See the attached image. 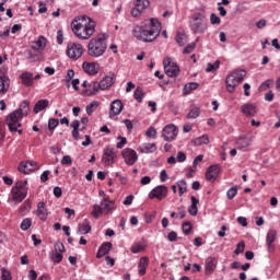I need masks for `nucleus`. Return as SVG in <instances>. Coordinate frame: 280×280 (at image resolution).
Returning a JSON list of instances; mask_svg holds the SVG:
<instances>
[{
  "label": "nucleus",
  "instance_id": "nucleus-1",
  "mask_svg": "<svg viewBox=\"0 0 280 280\" xmlns=\"http://www.w3.org/2000/svg\"><path fill=\"white\" fill-rule=\"evenodd\" d=\"M161 30V22L152 18L150 21L141 22L136 25L132 30V34L137 40H141L142 43H152L159 38Z\"/></svg>",
  "mask_w": 280,
  "mask_h": 280
},
{
  "label": "nucleus",
  "instance_id": "nucleus-2",
  "mask_svg": "<svg viewBox=\"0 0 280 280\" xmlns=\"http://www.w3.org/2000/svg\"><path fill=\"white\" fill-rule=\"evenodd\" d=\"M30 115V103L24 101L20 104L19 109L11 113L7 119L5 124L10 130V132H19V135H23V130L21 128V119Z\"/></svg>",
  "mask_w": 280,
  "mask_h": 280
},
{
  "label": "nucleus",
  "instance_id": "nucleus-3",
  "mask_svg": "<svg viewBox=\"0 0 280 280\" xmlns=\"http://www.w3.org/2000/svg\"><path fill=\"white\" fill-rule=\"evenodd\" d=\"M72 32L80 40H89L95 34V22L82 18L71 23Z\"/></svg>",
  "mask_w": 280,
  "mask_h": 280
},
{
  "label": "nucleus",
  "instance_id": "nucleus-4",
  "mask_svg": "<svg viewBox=\"0 0 280 280\" xmlns=\"http://www.w3.org/2000/svg\"><path fill=\"white\" fill-rule=\"evenodd\" d=\"M106 49H108V45L106 44V35L104 34H98L88 43V56L90 58H102L106 54Z\"/></svg>",
  "mask_w": 280,
  "mask_h": 280
},
{
  "label": "nucleus",
  "instance_id": "nucleus-5",
  "mask_svg": "<svg viewBox=\"0 0 280 280\" xmlns=\"http://www.w3.org/2000/svg\"><path fill=\"white\" fill-rule=\"evenodd\" d=\"M246 70H234L226 77L225 84L228 93H235V89L244 82Z\"/></svg>",
  "mask_w": 280,
  "mask_h": 280
},
{
  "label": "nucleus",
  "instance_id": "nucleus-6",
  "mask_svg": "<svg viewBox=\"0 0 280 280\" xmlns=\"http://www.w3.org/2000/svg\"><path fill=\"white\" fill-rule=\"evenodd\" d=\"M27 179H20L15 182L14 186L11 189V199L14 202H23L27 198Z\"/></svg>",
  "mask_w": 280,
  "mask_h": 280
},
{
  "label": "nucleus",
  "instance_id": "nucleus-7",
  "mask_svg": "<svg viewBox=\"0 0 280 280\" xmlns=\"http://www.w3.org/2000/svg\"><path fill=\"white\" fill-rule=\"evenodd\" d=\"M192 34H205L207 24L205 23V14L194 13L189 23Z\"/></svg>",
  "mask_w": 280,
  "mask_h": 280
},
{
  "label": "nucleus",
  "instance_id": "nucleus-8",
  "mask_svg": "<svg viewBox=\"0 0 280 280\" xmlns=\"http://www.w3.org/2000/svg\"><path fill=\"white\" fill-rule=\"evenodd\" d=\"M115 209V202L104 198L101 205H94L92 210L93 218H100L102 213H110Z\"/></svg>",
  "mask_w": 280,
  "mask_h": 280
},
{
  "label": "nucleus",
  "instance_id": "nucleus-9",
  "mask_svg": "<svg viewBox=\"0 0 280 280\" xmlns=\"http://www.w3.org/2000/svg\"><path fill=\"white\" fill-rule=\"evenodd\" d=\"M66 54L71 60H80L84 54V46L78 43H68Z\"/></svg>",
  "mask_w": 280,
  "mask_h": 280
},
{
  "label": "nucleus",
  "instance_id": "nucleus-10",
  "mask_svg": "<svg viewBox=\"0 0 280 280\" xmlns=\"http://www.w3.org/2000/svg\"><path fill=\"white\" fill-rule=\"evenodd\" d=\"M163 65H164L165 73L166 75H168V78H176V75L180 73V68H178V65L174 62L172 58L170 57L165 58L163 60Z\"/></svg>",
  "mask_w": 280,
  "mask_h": 280
},
{
  "label": "nucleus",
  "instance_id": "nucleus-11",
  "mask_svg": "<svg viewBox=\"0 0 280 280\" xmlns=\"http://www.w3.org/2000/svg\"><path fill=\"white\" fill-rule=\"evenodd\" d=\"M133 8L131 9V16L135 19L141 16L148 8H150V0H136L133 2Z\"/></svg>",
  "mask_w": 280,
  "mask_h": 280
},
{
  "label": "nucleus",
  "instance_id": "nucleus-12",
  "mask_svg": "<svg viewBox=\"0 0 280 280\" xmlns=\"http://www.w3.org/2000/svg\"><path fill=\"white\" fill-rule=\"evenodd\" d=\"M115 159H117V153H115V149L107 147L103 151L102 163L105 167H110L115 164Z\"/></svg>",
  "mask_w": 280,
  "mask_h": 280
},
{
  "label": "nucleus",
  "instance_id": "nucleus-13",
  "mask_svg": "<svg viewBox=\"0 0 280 280\" xmlns=\"http://www.w3.org/2000/svg\"><path fill=\"white\" fill-rule=\"evenodd\" d=\"M121 156L126 163V165H135L137 161H139V155L137 154V151L130 148H125L121 151Z\"/></svg>",
  "mask_w": 280,
  "mask_h": 280
},
{
  "label": "nucleus",
  "instance_id": "nucleus-14",
  "mask_svg": "<svg viewBox=\"0 0 280 280\" xmlns=\"http://www.w3.org/2000/svg\"><path fill=\"white\" fill-rule=\"evenodd\" d=\"M167 186L160 185L152 189V191L149 194V198L150 200H154V198H156V200H163V198H167Z\"/></svg>",
  "mask_w": 280,
  "mask_h": 280
},
{
  "label": "nucleus",
  "instance_id": "nucleus-15",
  "mask_svg": "<svg viewBox=\"0 0 280 280\" xmlns=\"http://www.w3.org/2000/svg\"><path fill=\"white\" fill-rule=\"evenodd\" d=\"M178 135V129H176V126L174 125H166L163 128L162 137L164 141H174Z\"/></svg>",
  "mask_w": 280,
  "mask_h": 280
},
{
  "label": "nucleus",
  "instance_id": "nucleus-16",
  "mask_svg": "<svg viewBox=\"0 0 280 280\" xmlns=\"http://www.w3.org/2000/svg\"><path fill=\"white\" fill-rule=\"evenodd\" d=\"M18 170L22 174H32V172H36V170H38V163L35 161L21 162Z\"/></svg>",
  "mask_w": 280,
  "mask_h": 280
},
{
  "label": "nucleus",
  "instance_id": "nucleus-17",
  "mask_svg": "<svg viewBox=\"0 0 280 280\" xmlns=\"http://www.w3.org/2000/svg\"><path fill=\"white\" fill-rule=\"evenodd\" d=\"M115 73L113 72H108L107 75H105L100 82H98V86L101 89V91H108V89H110V86H113L115 84Z\"/></svg>",
  "mask_w": 280,
  "mask_h": 280
},
{
  "label": "nucleus",
  "instance_id": "nucleus-18",
  "mask_svg": "<svg viewBox=\"0 0 280 280\" xmlns=\"http://www.w3.org/2000/svg\"><path fill=\"white\" fill-rule=\"evenodd\" d=\"M220 175V165L214 164L208 167L206 172V180L209 183H213L218 179V176Z\"/></svg>",
  "mask_w": 280,
  "mask_h": 280
},
{
  "label": "nucleus",
  "instance_id": "nucleus-19",
  "mask_svg": "<svg viewBox=\"0 0 280 280\" xmlns=\"http://www.w3.org/2000/svg\"><path fill=\"white\" fill-rule=\"evenodd\" d=\"M82 69L88 75H97V73H100V63L84 61L82 63Z\"/></svg>",
  "mask_w": 280,
  "mask_h": 280
},
{
  "label": "nucleus",
  "instance_id": "nucleus-20",
  "mask_svg": "<svg viewBox=\"0 0 280 280\" xmlns=\"http://www.w3.org/2000/svg\"><path fill=\"white\" fill-rule=\"evenodd\" d=\"M121 110H124V103H121L120 100H115L110 104V108H109L110 119H113V117H117V115H121Z\"/></svg>",
  "mask_w": 280,
  "mask_h": 280
},
{
  "label": "nucleus",
  "instance_id": "nucleus-21",
  "mask_svg": "<svg viewBox=\"0 0 280 280\" xmlns=\"http://www.w3.org/2000/svg\"><path fill=\"white\" fill-rule=\"evenodd\" d=\"M277 240V232L275 230H270L266 236V244L268 253H275V242Z\"/></svg>",
  "mask_w": 280,
  "mask_h": 280
},
{
  "label": "nucleus",
  "instance_id": "nucleus-22",
  "mask_svg": "<svg viewBox=\"0 0 280 280\" xmlns=\"http://www.w3.org/2000/svg\"><path fill=\"white\" fill-rule=\"evenodd\" d=\"M241 112L243 115H246V117H255V115H257V105L253 103H246L241 106Z\"/></svg>",
  "mask_w": 280,
  "mask_h": 280
},
{
  "label": "nucleus",
  "instance_id": "nucleus-23",
  "mask_svg": "<svg viewBox=\"0 0 280 280\" xmlns=\"http://www.w3.org/2000/svg\"><path fill=\"white\" fill-rule=\"evenodd\" d=\"M218 268V258L215 257H208L206 259V275L210 276L212 272H215V269Z\"/></svg>",
  "mask_w": 280,
  "mask_h": 280
},
{
  "label": "nucleus",
  "instance_id": "nucleus-24",
  "mask_svg": "<svg viewBox=\"0 0 280 280\" xmlns=\"http://www.w3.org/2000/svg\"><path fill=\"white\" fill-rule=\"evenodd\" d=\"M100 91H102L100 88V82L92 81L88 84V88L85 89L84 93L88 97H93V95H97Z\"/></svg>",
  "mask_w": 280,
  "mask_h": 280
},
{
  "label": "nucleus",
  "instance_id": "nucleus-25",
  "mask_svg": "<svg viewBox=\"0 0 280 280\" xmlns=\"http://www.w3.org/2000/svg\"><path fill=\"white\" fill-rule=\"evenodd\" d=\"M148 266H150V258L148 257H141L139 262H138V273L140 277H144Z\"/></svg>",
  "mask_w": 280,
  "mask_h": 280
},
{
  "label": "nucleus",
  "instance_id": "nucleus-26",
  "mask_svg": "<svg viewBox=\"0 0 280 280\" xmlns=\"http://www.w3.org/2000/svg\"><path fill=\"white\" fill-rule=\"evenodd\" d=\"M36 215L42 220V222L47 221V208H45V202L40 201L37 203V210H36Z\"/></svg>",
  "mask_w": 280,
  "mask_h": 280
},
{
  "label": "nucleus",
  "instance_id": "nucleus-27",
  "mask_svg": "<svg viewBox=\"0 0 280 280\" xmlns=\"http://www.w3.org/2000/svg\"><path fill=\"white\" fill-rule=\"evenodd\" d=\"M138 150L139 152H141V154H150L152 152H156V143H150V142L142 143L138 148Z\"/></svg>",
  "mask_w": 280,
  "mask_h": 280
},
{
  "label": "nucleus",
  "instance_id": "nucleus-28",
  "mask_svg": "<svg viewBox=\"0 0 280 280\" xmlns=\"http://www.w3.org/2000/svg\"><path fill=\"white\" fill-rule=\"evenodd\" d=\"M110 248H113V243H110V242L104 243V244L98 248V252H97V254H96V258H97V259H102V257H104V255H108V253H110Z\"/></svg>",
  "mask_w": 280,
  "mask_h": 280
},
{
  "label": "nucleus",
  "instance_id": "nucleus-29",
  "mask_svg": "<svg viewBox=\"0 0 280 280\" xmlns=\"http://www.w3.org/2000/svg\"><path fill=\"white\" fill-rule=\"evenodd\" d=\"M45 47H47V38H45V36H39L38 39L32 45V49L35 51H40Z\"/></svg>",
  "mask_w": 280,
  "mask_h": 280
},
{
  "label": "nucleus",
  "instance_id": "nucleus-30",
  "mask_svg": "<svg viewBox=\"0 0 280 280\" xmlns=\"http://www.w3.org/2000/svg\"><path fill=\"white\" fill-rule=\"evenodd\" d=\"M49 106V101L48 100H39L34 108H33V113H35V115H38V113H40L42 110H45V108H47Z\"/></svg>",
  "mask_w": 280,
  "mask_h": 280
},
{
  "label": "nucleus",
  "instance_id": "nucleus-31",
  "mask_svg": "<svg viewBox=\"0 0 280 280\" xmlns=\"http://www.w3.org/2000/svg\"><path fill=\"white\" fill-rule=\"evenodd\" d=\"M10 89V79L8 77H0V95H5Z\"/></svg>",
  "mask_w": 280,
  "mask_h": 280
},
{
  "label": "nucleus",
  "instance_id": "nucleus-32",
  "mask_svg": "<svg viewBox=\"0 0 280 280\" xmlns=\"http://www.w3.org/2000/svg\"><path fill=\"white\" fill-rule=\"evenodd\" d=\"M21 80L24 86H32V84H34V74L31 72H24L21 75Z\"/></svg>",
  "mask_w": 280,
  "mask_h": 280
},
{
  "label": "nucleus",
  "instance_id": "nucleus-33",
  "mask_svg": "<svg viewBox=\"0 0 280 280\" xmlns=\"http://www.w3.org/2000/svg\"><path fill=\"white\" fill-rule=\"evenodd\" d=\"M79 233L80 235H88V233H91V222H89V220L79 224Z\"/></svg>",
  "mask_w": 280,
  "mask_h": 280
},
{
  "label": "nucleus",
  "instance_id": "nucleus-34",
  "mask_svg": "<svg viewBox=\"0 0 280 280\" xmlns=\"http://www.w3.org/2000/svg\"><path fill=\"white\" fill-rule=\"evenodd\" d=\"M200 86L197 82H190L185 84L183 93L184 95H189L192 91H196Z\"/></svg>",
  "mask_w": 280,
  "mask_h": 280
},
{
  "label": "nucleus",
  "instance_id": "nucleus-35",
  "mask_svg": "<svg viewBox=\"0 0 280 280\" xmlns=\"http://www.w3.org/2000/svg\"><path fill=\"white\" fill-rule=\"evenodd\" d=\"M197 117H200V107L192 105L187 114V119H197Z\"/></svg>",
  "mask_w": 280,
  "mask_h": 280
},
{
  "label": "nucleus",
  "instance_id": "nucleus-36",
  "mask_svg": "<svg viewBox=\"0 0 280 280\" xmlns=\"http://www.w3.org/2000/svg\"><path fill=\"white\" fill-rule=\"evenodd\" d=\"M195 145H209V136L203 135L194 140Z\"/></svg>",
  "mask_w": 280,
  "mask_h": 280
},
{
  "label": "nucleus",
  "instance_id": "nucleus-37",
  "mask_svg": "<svg viewBox=\"0 0 280 280\" xmlns=\"http://www.w3.org/2000/svg\"><path fill=\"white\" fill-rule=\"evenodd\" d=\"M133 97L139 103L143 102V97H145V94L143 93V89L137 88L133 92Z\"/></svg>",
  "mask_w": 280,
  "mask_h": 280
},
{
  "label": "nucleus",
  "instance_id": "nucleus-38",
  "mask_svg": "<svg viewBox=\"0 0 280 280\" xmlns=\"http://www.w3.org/2000/svg\"><path fill=\"white\" fill-rule=\"evenodd\" d=\"M97 106H100V103L97 101H93L92 103H90L85 110L88 115H93V113H95V110H97Z\"/></svg>",
  "mask_w": 280,
  "mask_h": 280
},
{
  "label": "nucleus",
  "instance_id": "nucleus-39",
  "mask_svg": "<svg viewBox=\"0 0 280 280\" xmlns=\"http://www.w3.org/2000/svg\"><path fill=\"white\" fill-rule=\"evenodd\" d=\"M220 69V61L217 60L214 63H208L206 68L207 73H213Z\"/></svg>",
  "mask_w": 280,
  "mask_h": 280
},
{
  "label": "nucleus",
  "instance_id": "nucleus-40",
  "mask_svg": "<svg viewBox=\"0 0 280 280\" xmlns=\"http://www.w3.org/2000/svg\"><path fill=\"white\" fill-rule=\"evenodd\" d=\"M177 187H178L179 196H183V194H186L187 191V182L185 179L177 182Z\"/></svg>",
  "mask_w": 280,
  "mask_h": 280
},
{
  "label": "nucleus",
  "instance_id": "nucleus-41",
  "mask_svg": "<svg viewBox=\"0 0 280 280\" xmlns=\"http://www.w3.org/2000/svg\"><path fill=\"white\" fill-rule=\"evenodd\" d=\"M236 143L241 150H244L250 145V140L247 138H240Z\"/></svg>",
  "mask_w": 280,
  "mask_h": 280
},
{
  "label": "nucleus",
  "instance_id": "nucleus-42",
  "mask_svg": "<svg viewBox=\"0 0 280 280\" xmlns=\"http://www.w3.org/2000/svg\"><path fill=\"white\" fill-rule=\"evenodd\" d=\"M142 250H145V246L140 243H136L131 246V253L133 254L142 253Z\"/></svg>",
  "mask_w": 280,
  "mask_h": 280
},
{
  "label": "nucleus",
  "instance_id": "nucleus-43",
  "mask_svg": "<svg viewBox=\"0 0 280 280\" xmlns=\"http://www.w3.org/2000/svg\"><path fill=\"white\" fill-rule=\"evenodd\" d=\"M175 213L178 220H185L187 215V211L185 210V207L177 208V211Z\"/></svg>",
  "mask_w": 280,
  "mask_h": 280
},
{
  "label": "nucleus",
  "instance_id": "nucleus-44",
  "mask_svg": "<svg viewBox=\"0 0 280 280\" xmlns=\"http://www.w3.org/2000/svg\"><path fill=\"white\" fill-rule=\"evenodd\" d=\"M226 196L229 200H233V198H235L237 196V186H234L232 188H230L226 191Z\"/></svg>",
  "mask_w": 280,
  "mask_h": 280
},
{
  "label": "nucleus",
  "instance_id": "nucleus-45",
  "mask_svg": "<svg viewBox=\"0 0 280 280\" xmlns=\"http://www.w3.org/2000/svg\"><path fill=\"white\" fill-rule=\"evenodd\" d=\"M59 124H60V120L55 119V118H50L48 120V129L49 130H56V128H58Z\"/></svg>",
  "mask_w": 280,
  "mask_h": 280
},
{
  "label": "nucleus",
  "instance_id": "nucleus-46",
  "mask_svg": "<svg viewBox=\"0 0 280 280\" xmlns=\"http://www.w3.org/2000/svg\"><path fill=\"white\" fill-rule=\"evenodd\" d=\"M50 259L55 264H60L62 261V254L56 252V253L51 254Z\"/></svg>",
  "mask_w": 280,
  "mask_h": 280
},
{
  "label": "nucleus",
  "instance_id": "nucleus-47",
  "mask_svg": "<svg viewBox=\"0 0 280 280\" xmlns=\"http://www.w3.org/2000/svg\"><path fill=\"white\" fill-rule=\"evenodd\" d=\"M30 226H32V219L30 218L24 219L21 223L22 231H27Z\"/></svg>",
  "mask_w": 280,
  "mask_h": 280
},
{
  "label": "nucleus",
  "instance_id": "nucleus-48",
  "mask_svg": "<svg viewBox=\"0 0 280 280\" xmlns=\"http://www.w3.org/2000/svg\"><path fill=\"white\" fill-rule=\"evenodd\" d=\"M244 248H246V243L244 241L240 242L234 250L235 255H242L244 253Z\"/></svg>",
  "mask_w": 280,
  "mask_h": 280
},
{
  "label": "nucleus",
  "instance_id": "nucleus-49",
  "mask_svg": "<svg viewBox=\"0 0 280 280\" xmlns=\"http://www.w3.org/2000/svg\"><path fill=\"white\" fill-rule=\"evenodd\" d=\"M1 279L2 280H12V273L5 268L1 269Z\"/></svg>",
  "mask_w": 280,
  "mask_h": 280
},
{
  "label": "nucleus",
  "instance_id": "nucleus-50",
  "mask_svg": "<svg viewBox=\"0 0 280 280\" xmlns=\"http://www.w3.org/2000/svg\"><path fill=\"white\" fill-rule=\"evenodd\" d=\"M210 23H211V25H220V23H222V21L220 20V16H218L215 13H211Z\"/></svg>",
  "mask_w": 280,
  "mask_h": 280
},
{
  "label": "nucleus",
  "instance_id": "nucleus-51",
  "mask_svg": "<svg viewBox=\"0 0 280 280\" xmlns=\"http://www.w3.org/2000/svg\"><path fill=\"white\" fill-rule=\"evenodd\" d=\"M176 43L183 47L185 45V34L178 32L175 37Z\"/></svg>",
  "mask_w": 280,
  "mask_h": 280
},
{
  "label": "nucleus",
  "instance_id": "nucleus-52",
  "mask_svg": "<svg viewBox=\"0 0 280 280\" xmlns=\"http://www.w3.org/2000/svg\"><path fill=\"white\" fill-rule=\"evenodd\" d=\"M182 229H183L184 235H189V233H191V223L190 222L183 223Z\"/></svg>",
  "mask_w": 280,
  "mask_h": 280
},
{
  "label": "nucleus",
  "instance_id": "nucleus-53",
  "mask_svg": "<svg viewBox=\"0 0 280 280\" xmlns=\"http://www.w3.org/2000/svg\"><path fill=\"white\" fill-rule=\"evenodd\" d=\"M196 49V42L188 44L184 50L183 54H191V51H194Z\"/></svg>",
  "mask_w": 280,
  "mask_h": 280
},
{
  "label": "nucleus",
  "instance_id": "nucleus-54",
  "mask_svg": "<svg viewBox=\"0 0 280 280\" xmlns=\"http://www.w3.org/2000/svg\"><path fill=\"white\" fill-rule=\"evenodd\" d=\"M118 139H119L120 141L117 142L116 148H117L118 150H121V149L126 145V143H128V140H127L126 138L121 137V136H119Z\"/></svg>",
  "mask_w": 280,
  "mask_h": 280
},
{
  "label": "nucleus",
  "instance_id": "nucleus-55",
  "mask_svg": "<svg viewBox=\"0 0 280 280\" xmlns=\"http://www.w3.org/2000/svg\"><path fill=\"white\" fill-rule=\"evenodd\" d=\"M147 137L151 138V139H156V129H154V127H150L147 132H145Z\"/></svg>",
  "mask_w": 280,
  "mask_h": 280
},
{
  "label": "nucleus",
  "instance_id": "nucleus-56",
  "mask_svg": "<svg viewBox=\"0 0 280 280\" xmlns=\"http://www.w3.org/2000/svg\"><path fill=\"white\" fill-rule=\"evenodd\" d=\"M176 159H177L178 163H185V161H187V155L183 151H179L177 153Z\"/></svg>",
  "mask_w": 280,
  "mask_h": 280
},
{
  "label": "nucleus",
  "instance_id": "nucleus-57",
  "mask_svg": "<svg viewBox=\"0 0 280 280\" xmlns=\"http://www.w3.org/2000/svg\"><path fill=\"white\" fill-rule=\"evenodd\" d=\"M55 250H56V253H59V254L65 253V250H66L65 244H62V243L55 244Z\"/></svg>",
  "mask_w": 280,
  "mask_h": 280
},
{
  "label": "nucleus",
  "instance_id": "nucleus-58",
  "mask_svg": "<svg viewBox=\"0 0 280 280\" xmlns=\"http://www.w3.org/2000/svg\"><path fill=\"white\" fill-rule=\"evenodd\" d=\"M49 174H51V171H44L40 175L42 183H47L49 180Z\"/></svg>",
  "mask_w": 280,
  "mask_h": 280
},
{
  "label": "nucleus",
  "instance_id": "nucleus-59",
  "mask_svg": "<svg viewBox=\"0 0 280 280\" xmlns=\"http://www.w3.org/2000/svg\"><path fill=\"white\" fill-rule=\"evenodd\" d=\"M168 242H176L178 240V234L176 232H171L167 235Z\"/></svg>",
  "mask_w": 280,
  "mask_h": 280
},
{
  "label": "nucleus",
  "instance_id": "nucleus-60",
  "mask_svg": "<svg viewBox=\"0 0 280 280\" xmlns=\"http://www.w3.org/2000/svg\"><path fill=\"white\" fill-rule=\"evenodd\" d=\"M132 200H135V196L129 195V196H127V197L125 198V200H124L122 203H124L126 207H130V205H132Z\"/></svg>",
  "mask_w": 280,
  "mask_h": 280
},
{
  "label": "nucleus",
  "instance_id": "nucleus-61",
  "mask_svg": "<svg viewBox=\"0 0 280 280\" xmlns=\"http://www.w3.org/2000/svg\"><path fill=\"white\" fill-rule=\"evenodd\" d=\"M72 161H71V156L69 155H65L62 159H61V165H71Z\"/></svg>",
  "mask_w": 280,
  "mask_h": 280
},
{
  "label": "nucleus",
  "instance_id": "nucleus-62",
  "mask_svg": "<svg viewBox=\"0 0 280 280\" xmlns=\"http://www.w3.org/2000/svg\"><path fill=\"white\" fill-rule=\"evenodd\" d=\"M188 212L190 213V215H198V206H190L188 208Z\"/></svg>",
  "mask_w": 280,
  "mask_h": 280
},
{
  "label": "nucleus",
  "instance_id": "nucleus-63",
  "mask_svg": "<svg viewBox=\"0 0 280 280\" xmlns=\"http://www.w3.org/2000/svg\"><path fill=\"white\" fill-rule=\"evenodd\" d=\"M28 279L30 280L38 279V273H36V270L32 269V270L28 271Z\"/></svg>",
  "mask_w": 280,
  "mask_h": 280
},
{
  "label": "nucleus",
  "instance_id": "nucleus-64",
  "mask_svg": "<svg viewBox=\"0 0 280 280\" xmlns=\"http://www.w3.org/2000/svg\"><path fill=\"white\" fill-rule=\"evenodd\" d=\"M237 222L238 224H241V226H248V221L246 220L245 217H238Z\"/></svg>",
  "mask_w": 280,
  "mask_h": 280
}]
</instances>
